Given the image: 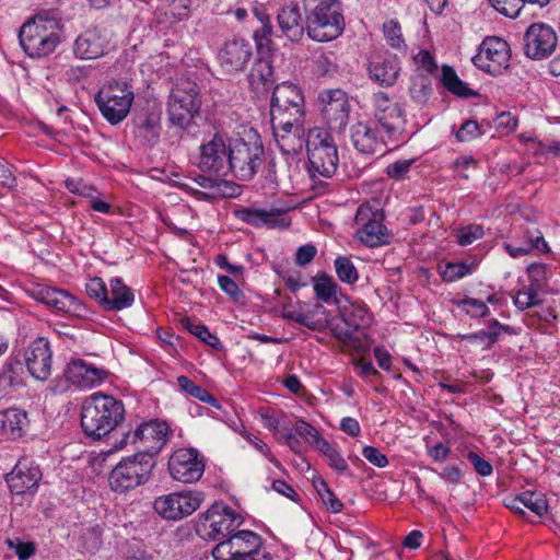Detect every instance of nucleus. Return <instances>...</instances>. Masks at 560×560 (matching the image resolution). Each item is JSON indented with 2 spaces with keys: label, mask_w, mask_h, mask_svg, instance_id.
I'll return each instance as SVG.
<instances>
[{
  "label": "nucleus",
  "mask_w": 560,
  "mask_h": 560,
  "mask_svg": "<svg viewBox=\"0 0 560 560\" xmlns=\"http://www.w3.org/2000/svg\"><path fill=\"white\" fill-rule=\"evenodd\" d=\"M124 404L113 396L95 393L82 405L81 427L83 432L101 439L110 433L124 419Z\"/></svg>",
  "instance_id": "obj_1"
},
{
  "label": "nucleus",
  "mask_w": 560,
  "mask_h": 560,
  "mask_svg": "<svg viewBox=\"0 0 560 560\" xmlns=\"http://www.w3.org/2000/svg\"><path fill=\"white\" fill-rule=\"evenodd\" d=\"M372 319L365 304L351 302L339 307V316L331 323V334L347 348L363 353L370 349L366 329Z\"/></svg>",
  "instance_id": "obj_2"
},
{
  "label": "nucleus",
  "mask_w": 560,
  "mask_h": 560,
  "mask_svg": "<svg viewBox=\"0 0 560 560\" xmlns=\"http://www.w3.org/2000/svg\"><path fill=\"white\" fill-rule=\"evenodd\" d=\"M306 32L316 42H329L345 30L339 0H303Z\"/></svg>",
  "instance_id": "obj_3"
},
{
  "label": "nucleus",
  "mask_w": 560,
  "mask_h": 560,
  "mask_svg": "<svg viewBox=\"0 0 560 560\" xmlns=\"http://www.w3.org/2000/svg\"><path fill=\"white\" fill-rule=\"evenodd\" d=\"M230 164L235 177L249 180L260 167L265 149L259 135L250 129L244 137L230 139Z\"/></svg>",
  "instance_id": "obj_4"
},
{
  "label": "nucleus",
  "mask_w": 560,
  "mask_h": 560,
  "mask_svg": "<svg viewBox=\"0 0 560 560\" xmlns=\"http://www.w3.org/2000/svg\"><path fill=\"white\" fill-rule=\"evenodd\" d=\"M200 107L201 97L197 83L188 78L177 79L167 100L168 121L185 129L199 115Z\"/></svg>",
  "instance_id": "obj_5"
},
{
  "label": "nucleus",
  "mask_w": 560,
  "mask_h": 560,
  "mask_svg": "<svg viewBox=\"0 0 560 560\" xmlns=\"http://www.w3.org/2000/svg\"><path fill=\"white\" fill-rule=\"evenodd\" d=\"M310 174L313 178H330L337 171L339 158L331 135L323 128H312L306 142Z\"/></svg>",
  "instance_id": "obj_6"
},
{
  "label": "nucleus",
  "mask_w": 560,
  "mask_h": 560,
  "mask_svg": "<svg viewBox=\"0 0 560 560\" xmlns=\"http://www.w3.org/2000/svg\"><path fill=\"white\" fill-rule=\"evenodd\" d=\"M58 23L38 15L22 25L20 45L27 56L40 58L51 54L59 44Z\"/></svg>",
  "instance_id": "obj_7"
},
{
  "label": "nucleus",
  "mask_w": 560,
  "mask_h": 560,
  "mask_svg": "<svg viewBox=\"0 0 560 560\" xmlns=\"http://www.w3.org/2000/svg\"><path fill=\"white\" fill-rule=\"evenodd\" d=\"M260 535L252 530H238L219 541L212 549L214 560H272L264 547Z\"/></svg>",
  "instance_id": "obj_8"
},
{
  "label": "nucleus",
  "mask_w": 560,
  "mask_h": 560,
  "mask_svg": "<svg viewBox=\"0 0 560 560\" xmlns=\"http://www.w3.org/2000/svg\"><path fill=\"white\" fill-rule=\"evenodd\" d=\"M155 458L143 453H135L122 458L110 471L108 482L115 492H127L145 483L155 466Z\"/></svg>",
  "instance_id": "obj_9"
},
{
  "label": "nucleus",
  "mask_w": 560,
  "mask_h": 560,
  "mask_svg": "<svg viewBox=\"0 0 560 560\" xmlns=\"http://www.w3.org/2000/svg\"><path fill=\"white\" fill-rule=\"evenodd\" d=\"M133 98L131 85L126 81H114L96 94L95 102L103 117L117 125L129 114Z\"/></svg>",
  "instance_id": "obj_10"
},
{
  "label": "nucleus",
  "mask_w": 560,
  "mask_h": 560,
  "mask_svg": "<svg viewBox=\"0 0 560 560\" xmlns=\"http://www.w3.org/2000/svg\"><path fill=\"white\" fill-rule=\"evenodd\" d=\"M168 425L165 422H143L135 431L124 433L121 439L114 444L115 450H121L128 444L136 446L137 453H143L152 458L163 448L167 442Z\"/></svg>",
  "instance_id": "obj_11"
},
{
  "label": "nucleus",
  "mask_w": 560,
  "mask_h": 560,
  "mask_svg": "<svg viewBox=\"0 0 560 560\" xmlns=\"http://www.w3.org/2000/svg\"><path fill=\"white\" fill-rule=\"evenodd\" d=\"M243 517L222 502H214L200 517L197 530L213 540H223L241 526Z\"/></svg>",
  "instance_id": "obj_12"
},
{
  "label": "nucleus",
  "mask_w": 560,
  "mask_h": 560,
  "mask_svg": "<svg viewBox=\"0 0 560 560\" xmlns=\"http://www.w3.org/2000/svg\"><path fill=\"white\" fill-rule=\"evenodd\" d=\"M384 213L370 205H361L355 213V224L359 226L355 235L369 247H377L389 243L387 228L383 224Z\"/></svg>",
  "instance_id": "obj_13"
},
{
  "label": "nucleus",
  "mask_w": 560,
  "mask_h": 560,
  "mask_svg": "<svg viewBox=\"0 0 560 560\" xmlns=\"http://www.w3.org/2000/svg\"><path fill=\"white\" fill-rule=\"evenodd\" d=\"M203 499V493L200 491L174 492L156 498L153 508L163 518L178 521L192 514Z\"/></svg>",
  "instance_id": "obj_14"
},
{
  "label": "nucleus",
  "mask_w": 560,
  "mask_h": 560,
  "mask_svg": "<svg viewBox=\"0 0 560 560\" xmlns=\"http://www.w3.org/2000/svg\"><path fill=\"white\" fill-rule=\"evenodd\" d=\"M230 139L215 133L200 145V155L197 166L202 172H211L219 176H226L231 171Z\"/></svg>",
  "instance_id": "obj_15"
},
{
  "label": "nucleus",
  "mask_w": 560,
  "mask_h": 560,
  "mask_svg": "<svg viewBox=\"0 0 560 560\" xmlns=\"http://www.w3.org/2000/svg\"><path fill=\"white\" fill-rule=\"evenodd\" d=\"M373 118L372 122L381 128L388 139H395L405 125L402 109L383 92L373 95Z\"/></svg>",
  "instance_id": "obj_16"
},
{
  "label": "nucleus",
  "mask_w": 560,
  "mask_h": 560,
  "mask_svg": "<svg viewBox=\"0 0 560 560\" xmlns=\"http://www.w3.org/2000/svg\"><path fill=\"white\" fill-rule=\"evenodd\" d=\"M205 458L196 448H179L168 459V471L174 480L191 483L205 471Z\"/></svg>",
  "instance_id": "obj_17"
},
{
  "label": "nucleus",
  "mask_w": 560,
  "mask_h": 560,
  "mask_svg": "<svg viewBox=\"0 0 560 560\" xmlns=\"http://www.w3.org/2000/svg\"><path fill=\"white\" fill-rule=\"evenodd\" d=\"M27 292L33 299L56 312L77 317L85 316V306L75 296L65 290L36 284L28 289Z\"/></svg>",
  "instance_id": "obj_18"
},
{
  "label": "nucleus",
  "mask_w": 560,
  "mask_h": 560,
  "mask_svg": "<svg viewBox=\"0 0 560 560\" xmlns=\"http://www.w3.org/2000/svg\"><path fill=\"white\" fill-rule=\"evenodd\" d=\"M509 45L499 37H487L479 46L472 62L479 69L492 74H501L509 66Z\"/></svg>",
  "instance_id": "obj_19"
},
{
  "label": "nucleus",
  "mask_w": 560,
  "mask_h": 560,
  "mask_svg": "<svg viewBox=\"0 0 560 560\" xmlns=\"http://www.w3.org/2000/svg\"><path fill=\"white\" fill-rule=\"evenodd\" d=\"M320 112L330 129L340 131L348 124L350 104L341 89L324 90L318 94Z\"/></svg>",
  "instance_id": "obj_20"
},
{
  "label": "nucleus",
  "mask_w": 560,
  "mask_h": 560,
  "mask_svg": "<svg viewBox=\"0 0 560 560\" xmlns=\"http://www.w3.org/2000/svg\"><path fill=\"white\" fill-rule=\"evenodd\" d=\"M555 30L545 23L532 24L524 34V52L533 60L546 59L557 47Z\"/></svg>",
  "instance_id": "obj_21"
},
{
  "label": "nucleus",
  "mask_w": 560,
  "mask_h": 560,
  "mask_svg": "<svg viewBox=\"0 0 560 560\" xmlns=\"http://www.w3.org/2000/svg\"><path fill=\"white\" fill-rule=\"evenodd\" d=\"M43 477L39 466L28 458H21L5 475V481L14 494L34 493Z\"/></svg>",
  "instance_id": "obj_22"
},
{
  "label": "nucleus",
  "mask_w": 560,
  "mask_h": 560,
  "mask_svg": "<svg viewBox=\"0 0 560 560\" xmlns=\"http://www.w3.org/2000/svg\"><path fill=\"white\" fill-rule=\"evenodd\" d=\"M386 138L372 121H358L350 128L351 143L362 154L373 155L383 151Z\"/></svg>",
  "instance_id": "obj_23"
},
{
  "label": "nucleus",
  "mask_w": 560,
  "mask_h": 560,
  "mask_svg": "<svg viewBox=\"0 0 560 560\" xmlns=\"http://www.w3.org/2000/svg\"><path fill=\"white\" fill-rule=\"evenodd\" d=\"M63 377L77 387L92 388L106 380L107 371L89 364L83 359H72L63 369Z\"/></svg>",
  "instance_id": "obj_24"
},
{
  "label": "nucleus",
  "mask_w": 560,
  "mask_h": 560,
  "mask_svg": "<svg viewBox=\"0 0 560 560\" xmlns=\"http://www.w3.org/2000/svg\"><path fill=\"white\" fill-rule=\"evenodd\" d=\"M25 364L31 375L38 381H46L51 374L52 352L46 338H37L26 348Z\"/></svg>",
  "instance_id": "obj_25"
},
{
  "label": "nucleus",
  "mask_w": 560,
  "mask_h": 560,
  "mask_svg": "<svg viewBox=\"0 0 560 560\" xmlns=\"http://www.w3.org/2000/svg\"><path fill=\"white\" fill-rule=\"evenodd\" d=\"M253 55L249 42L243 38L228 40L219 51L218 59L221 68L228 73L243 71Z\"/></svg>",
  "instance_id": "obj_26"
},
{
  "label": "nucleus",
  "mask_w": 560,
  "mask_h": 560,
  "mask_svg": "<svg viewBox=\"0 0 560 560\" xmlns=\"http://www.w3.org/2000/svg\"><path fill=\"white\" fill-rule=\"evenodd\" d=\"M133 133L144 144H155L161 133V110L155 107H145L137 112L132 118Z\"/></svg>",
  "instance_id": "obj_27"
},
{
  "label": "nucleus",
  "mask_w": 560,
  "mask_h": 560,
  "mask_svg": "<svg viewBox=\"0 0 560 560\" xmlns=\"http://www.w3.org/2000/svg\"><path fill=\"white\" fill-rule=\"evenodd\" d=\"M278 147L284 154H295L306 147L305 124L272 128Z\"/></svg>",
  "instance_id": "obj_28"
},
{
  "label": "nucleus",
  "mask_w": 560,
  "mask_h": 560,
  "mask_svg": "<svg viewBox=\"0 0 560 560\" xmlns=\"http://www.w3.org/2000/svg\"><path fill=\"white\" fill-rule=\"evenodd\" d=\"M106 39L97 28L81 33L73 44V54L80 59H96L104 55Z\"/></svg>",
  "instance_id": "obj_29"
},
{
  "label": "nucleus",
  "mask_w": 560,
  "mask_h": 560,
  "mask_svg": "<svg viewBox=\"0 0 560 560\" xmlns=\"http://www.w3.org/2000/svg\"><path fill=\"white\" fill-rule=\"evenodd\" d=\"M236 215L243 222L257 228L264 225L271 228H288L291 224L290 219L276 209L260 210L243 208L236 211Z\"/></svg>",
  "instance_id": "obj_30"
},
{
  "label": "nucleus",
  "mask_w": 560,
  "mask_h": 560,
  "mask_svg": "<svg viewBox=\"0 0 560 560\" xmlns=\"http://www.w3.org/2000/svg\"><path fill=\"white\" fill-rule=\"evenodd\" d=\"M399 66L396 56H374L369 63L370 78L381 85H393L399 73Z\"/></svg>",
  "instance_id": "obj_31"
},
{
  "label": "nucleus",
  "mask_w": 560,
  "mask_h": 560,
  "mask_svg": "<svg viewBox=\"0 0 560 560\" xmlns=\"http://www.w3.org/2000/svg\"><path fill=\"white\" fill-rule=\"evenodd\" d=\"M278 24L282 33L291 40H300L306 25L304 26L300 8L296 3H290L284 5L278 12Z\"/></svg>",
  "instance_id": "obj_32"
},
{
  "label": "nucleus",
  "mask_w": 560,
  "mask_h": 560,
  "mask_svg": "<svg viewBox=\"0 0 560 560\" xmlns=\"http://www.w3.org/2000/svg\"><path fill=\"white\" fill-rule=\"evenodd\" d=\"M195 182L207 191H196V195L200 199H212L218 196L220 197H235L240 192V186L218 178H211L205 175H198L195 177Z\"/></svg>",
  "instance_id": "obj_33"
},
{
  "label": "nucleus",
  "mask_w": 560,
  "mask_h": 560,
  "mask_svg": "<svg viewBox=\"0 0 560 560\" xmlns=\"http://www.w3.org/2000/svg\"><path fill=\"white\" fill-rule=\"evenodd\" d=\"M304 106V96L295 84L282 82L273 88L270 109H287Z\"/></svg>",
  "instance_id": "obj_34"
},
{
  "label": "nucleus",
  "mask_w": 560,
  "mask_h": 560,
  "mask_svg": "<svg viewBox=\"0 0 560 560\" xmlns=\"http://www.w3.org/2000/svg\"><path fill=\"white\" fill-rule=\"evenodd\" d=\"M133 292L119 278L109 280L106 298H104V308L107 311H120L131 306L133 303Z\"/></svg>",
  "instance_id": "obj_35"
},
{
  "label": "nucleus",
  "mask_w": 560,
  "mask_h": 560,
  "mask_svg": "<svg viewBox=\"0 0 560 560\" xmlns=\"http://www.w3.org/2000/svg\"><path fill=\"white\" fill-rule=\"evenodd\" d=\"M275 71L268 59L260 58L255 61L249 74L248 82L257 93L268 92L275 84Z\"/></svg>",
  "instance_id": "obj_36"
},
{
  "label": "nucleus",
  "mask_w": 560,
  "mask_h": 560,
  "mask_svg": "<svg viewBox=\"0 0 560 560\" xmlns=\"http://www.w3.org/2000/svg\"><path fill=\"white\" fill-rule=\"evenodd\" d=\"M539 244H542V253L549 252V246L541 232L536 231V235L526 232L522 240H514L512 243H505L504 248L511 257L517 258L529 254L534 248H539Z\"/></svg>",
  "instance_id": "obj_37"
},
{
  "label": "nucleus",
  "mask_w": 560,
  "mask_h": 560,
  "mask_svg": "<svg viewBox=\"0 0 560 560\" xmlns=\"http://www.w3.org/2000/svg\"><path fill=\"white\" fill-rule=\"evenodd\" d=\"M439 82L451 94L457 97L469 98L477 95V93L474 90H471L466 82L459 79V77L451 66H442Z\"/></svg>",
  "instance_id": "obj_38"
},
{
  "label": "nucleus",
  "mask_w": 560,
  "mask_h": 560,
  "mask_svg": "<svg viewBox=\"0 0 560 560\" xmlns=\"http://www.w3.org/2000/svg\"><path fill=\"white\" fill-rule=\"evenodd\" d=\"M0 423L3 433L9 434L12 439H18L23 435L28 425V419L23 410L8 409L1 415Z\"/></svg>",
  "instance_id": "obj_39"
},
{
  "label": "nucleus",
  "mask_w": 560,
  "mask_h": 560,
  "mask_svg": "<svg viewBox=\"0 0 560 560\" xmlns=\"http://www.w3.org/2000/svg\"><path fill=\"white\" fill-rule=\"evenodd\" d=\"M23 363L18 358L10 357L0 372V387L4 390L15 389L22 385L21 374Z\"/></svg>",
  "instance_id": "obj_40"
},
{
  "label": "nucleus",
  "mask_w": 560,
  "mask_h": 560,
  "mask_svg": "<svg viewBox=\"0 0 560 560\" xmlns=\"http://www.w3.org/2000/svg\"><path fill=\"white\" fill-rule=\"evenodd\" d=\"M271 127H284L293 124H305L304 106L287 109H270Z\"/></svg>",
  "instance_id": "obj_41"
},
{
  "label": "nucleus",
  "mask_w": 560,
  "mask_h": 560,
  "mask_svg": "<svg viewBox=\"0 0 560 560\" xmlns=\"http://www.w3.org/2000/svg\"><path fill=\"white\" fill-rule=\"evenodd\" d=\"M313 281L314 292L317 299L325 303H329L337 293V283L326 273H318L313 278Z\"/></svg>",
  "instance_id": "obj_42"
},
{
  "label": "nucleus",
  "mask_w": 560,
  "mask_h": 560,
  "mask_svg": "<svg viewBox=\"0 0 560 560\" xmlns=\"http://www.w3.org/2000/svg\"><path fill=\"white\" fill-rule=\"evenodd\" d=\"M315 448L327 458L329 466L338 474L347 470L346 460L324 438L316 440Z\"/></svg>",
  "instance_id": "obj_43"
},
{
  "label": "nucleus",
  "mask_w": 560,
  "mask_h": 560,
  "mask_svg": "<svg viewBox=\"0 0 560 560\" xmlns=\"http://www.w3.org/2000/svg\"><path fill=\"white\" fill-rule=\"evenodd\" d=\"M313 71L316 75H332L337 72L334 52L317 51L313 56Z\"/></svg>",
  "instance_id": "obj_44"
},
{
  "label": "nucleus",
  "mask_w": 560,
  "mask_h": 560,
  "mask_svg": "<svg viewBox=\"0 0 560 560\" xmlns=\"http://www.w3.org/2000/svg\"><path fill=\"white\" fill-rule=\"evenodd\" d=\"M521 503L538 516H542L548 511V503L545 494L541 492L524 491L520 494Z\"/></svg>",
  "instance_id": "obj_45"
},
{
  "label": "nucleus",
  "mask_w": 560,
  "mask_h": 560,
  "mask_svg": "<svg viewBox=\"0 0 560 560\" xmlns=\"http://www.w3.org/2000/svg\"><path fill=\"white\" fill-rule=\"evenodd\" d=\"M314 487L326 508L332 513H339L343 504L330 490L328 485L324 480H315Z\"/></svg>",
  "instance_id": "obj_46"
},
{
  "label": "nucleus",
  "mask_w": 560,
  "mask_h": 560,
  "mask_svg": "<svg viewBox=\"0 0 560 560\" xmlns=\"http://www.w3.org/2000/svg\"><path fill=\"white\" fill-rule=\"evenodd\" d=\"M335 269L339 280L345 283L352 284L359 278L357 268L348 257H337L335 260Z\"/></svg>",
  "instance_id": "obj_47"
},
{
  "label": "nucleus",
  "mask_w": 560,
  "mask_h": 560,
  "mask_svg": "<svg viewBox=\"0 0 560 560\" xmlns=\"http://www.w3.org/2000/svg\"><path fill=\"white\" fill-rule=\"evenodd\" d=\"M183 326L201 341L207 345L215 348L219 345V339L210 332L207 326L201 324H194L189 318H184L182 320Z\"/></svg>",
  "instance_id": "obj_48"
},
{
  "label": "nucleus",
  "mask_w": 560,
  "mask_h": 560,
  "mask_svg": "<svg viewBox=\"0 0 560 560\" xmlns=\"http://www.w3.org/2000/svg\"><path fill=\"white\" fill-rule=\"evenodd\" d=\"M490 4L501 14L515 19L524 7L522 0H489Z\"/></svg>",
  "instance_id": "obj_49"
},
{
  "label": "nucleus",
  "mask_w": 560,
  "mask_h": 560,
  "mask_svg": "<svg viewBox=\"0 0 560 560\" xmlns=\"http://www.w3.org/2000/svg\"><path fill=\"white\" fill-rule=\"evenodd\" d=\"M383 33L387 44L393 48L404 45L401 27L397 21L389 20L383 24Z\"/></svg>",
  "instance_id": "obj_50"
},
{
  "label": "nucleus",
  "mask_w": 560,
  "mask_h": 560,
  "mask_svg": "<svg viewBox=\"0 0 560 560\" xmlns=\"http://www.w3.org/2000/svg\"><path fill=\"white\" fill-rule=\"evenodd\" d=\"M483 236V228L479 224H470L457 230L456 238L460 246H467Z\"/></svg>",
  "instance_id": "obj_51"
},
{
  "label": "nucleus",
  "mask_w": 560,
  "mask_h": 560,
  "mask_svg": "<svg viewBox=\"0 0 560 560\" xmlns=\"http://www.w3.org/2000/svg\"><path fill=\"white\" fill-rule=\"evenodd\" d=\"M8 548L15 552L19 560H27L35 553L36 547L33 541H23L20 538H8Z\"/></svg>",
  "instance_id": "obj_52"
},
{
  "label": "nucleus",
  "mask_w": 560,
  "mask_h": 560,
  "mask_svg": "<svg viewBox=\"0 0 560 560\" xmlns=\"http://www.w3.org/2000/svg\"><path fill=\"white\" fill-rule=\"evenodd\" d=\"M537 293L538 289L534 284H530L528 291L517 292L514 299V305L521 311L538 305L540 301L537 299Z\"/></svg>",
  "instance_id": "obj_53"
},
{
  "label": "nucleus",
  "mask_w": 560,
  "mask_h": 560,
  "mask_svg": "<svg viewBox=\"0 0 560 560\" xmlns=\"http://www.w3.org/2000/svg\"><path fill=\"white\" fill-rule=\"evenodd\" d=\"M470 268L464 262H448L441 271L444 281L452 282L468 275Z\"/></svg>",
  "instance_id": "obj_54"
},
{
  "label": "nucleus",
  "mask_w": 560,
  "mask_h": 560,
  "mask_svg": "<svg viewBox=\"0 0 560 560\" xmlns=\"http://www.w3.org/2000/svg\"><path fill=\"white\" fill-rule=\"evenodd\" d=\"M416 162L415 159L409 160H398L394 163H390L386 167V174L389 178L395 180H401L408 174L411 165Z\"/></svg>",
  "instance_id": "obj_55"
},
{
  "label": "nucleus",
  "mask_w": 560,
  "mask_h": 560,
  "mask_svg": "<svg viewBox=\"0 0 560 560\" xmlns=\"http://www.w3.org/2000/svg\"><path fill=\"white\" fill-rule=\"evenodd\" d=\"M294 432L305 439L314 447L316 446V440L323 439L313 425L303 420L296 421Z\"/></svg>",
  "instance_id": "obj_56"
},
{
  "label": "nucleus",
  "mask_w": 560,
  "mask_h": 560,
  "mask_svg": "<svg viewBox=\"0 0 560 560\" xmlns=\"http://www.w3.org/2000/svg\"><path fill=\"white\" fill-rule=\"evenodd\" d=\"M107 287L101 278H93L86 283L88 294L98 300L100 304L104 307V298H106Z\"/></svg>",
  "instance_id": "obj_57"
},
{
  "label": "nucleus",
  "mask_w": 560,
  "mask_h": 560,
  "mask_svg": "<svg viewBox=\"0 0 560 560\" xmlns=\"http://www.w3.org/2000/svg\"><path fill=\"white\" fill-rule=\"evenodd\" d=\"M271 22L261 24L260 28L254 32V38L258 50L269 49V46L271 44Z\"/></svg>",
  "instance_id": "obj_58"
},
{
  "label": "nucleus",
  "mask_w": 560,
  "mask_h": 560,
  "mask_svg": "<svg viewBox=\"0 0 560 560\" xmlns=\"http://www.w3.org/2000/svg\"><path fill=\"white\" fill-rule=\"evenodd\" d=\"M177 384L183 392L197 398L198 400H201L202 396H205L207 392L205 388L195 384L189 377L185 375H180L177 377Z\"/></svg>",
  "instance_id": "obj_59"
},
{
  "label": "nucleus",
  "mask_w": 560,
  "mask_h": 560,
  "mask_svg": "<svg viewBox=\"0 0 560 560\" xmlns=\"http://www.w3.org/2000/svg\"><path fill=\"white\" fill-rule=\"evenodd\" d=\"M465 311L472 317H485L489 313V307L482 301L467 298L463 301Z\"/></svg>",
  "instance_id": "obj_60"
},
{
  "label": "nucleus",
  "mask_w": 560,
  "mask_h": 560,
  "mask_svg": "<svg viewBox=\"0 0 560 560\" xmlns=\"http://www.w3.org/2000/svg\"><path fill=\"white\" fill-rule=\"evenodd\" d=\"M467 458L474 466L476 472L482 477L490 476L493 471L492 465L475 452H469Z\"/></svg>",
  "instance_id": "obj_61"
},
{
  "label": "nucleus",
  "mask_w": 560,
  "mask_h": 560,
  "mask_svg": "<svg viewBox=\"0 0 560 560\" xmlns=\"http://www.w3.org/2000/svg\"><path fill=\"white\" fill-rule=\"evenodd\" d=\"M299 324L312 330L323 331L327 328V320L325 317H317L307 311L303 313L299 319Z\"/></svg>",
  "instance_id": "obj_62"
},
{
  "label": "nucleus",
  "mask_w": 560,
  "mask_h": 560,
  "mask_svg": "<svg viewBox=\"0 0 560 560\" xmlns=\"http://www.w3.org/2000/svg\"><path fill=\"white\" fill-rule=\"evenodd\" d=\"M478 129L479 125L476 120H466L456 132V138L460 142L469 141L478 137Z\"/></svg>",
  "instance_id": "obj_63"
},
{
  "label": "nucleus",
  "mask_w": 560,
  "mask_h": 560,
  "mask_svg": "<svg viewBox=\"0 0 560 560\" xmlns=\"http://www.w3.org/2000/svg\"><path fill=\"white\" fill-rule=\"evenodd\" d=\"M362 455L376 467L383 468L388 464L387 457L374 446H364L362 450Z\"/></svg>",
  "instance_id": "obj_64"
}]
</instances>
